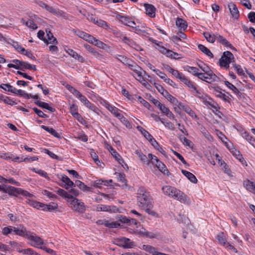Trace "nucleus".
<instances>
[{"mask_svg": "<svg viewBox=\"0 0 255 255\" xmlns=\"http://www.w3.org/2000/svg\"><path fill=\"white\" fill-rule=\"evenodd\" d=\"M105 107L115 116L119 112V110L108 103H106Z\"/></svg>", "mask_w": 255, "mask_h": 255, "instance_id": "obj_39", "label": "nucleus"}, {"mask_svg": "<svg viewBox=\"0 0 255 255\" xmlns=\"http://www.w3.org/2000/svg\"><path fill=\"white\" fill-rule=\"evenodd\" d=\"M18 252L19 253H22L25 255H37V253L34 252L33 250L31 249H27L24 250H19Z\"/></svg>", "mask_w": 255, "mask_h": 255, "instance_id": "obj_47", "label": "nucleus"}, {"mask_svg": "<svg viewBox=\"0 0 255 255\" xmlns=\"http://www.w3.org/2000/svg\"><path fill=\"white\" fill-rule=\"evenodd\" d=\"M171 74L174 75L176 78L179 79L181 81L182 78L184 77V75L182 73H179V72L177 70H174L171 73Z\"/></svg>", "mask_w": 255, "mask_h": 255, "instance_id": "obj_63", "label": "nucleus"}, {"mask_svg": "<svg viewBox=\"0 0 255 255\" xmlns=\"http://www.w3.org/2000/svg\"><path fill=\"white\" fill-rule=\"evenodd\" d=\"M48 12L53 14L56 16L62 17L65 19H68L69 18V15L64 11L59 9L57 8H55L53 6L48 5L46 9Z\"/></svg>", "mask_w": 255, "mask_h": 255, "instance_id": "obj_6", "label": "nucleus"}, {"mask_svg": "<svg viewBox=\"0 0 255 255\" xmlns=\"http://www.w3.org/2000/svg\"><path fill=\"white\" fill-rule=\"evenodd\" d=\"M0 88L5 91H7L12 93L14 88V87L11 86L9 84H2L0 85Z\"/></svg>", "mask_w": 255, "mask_h": 255, "instance_id": "obj_42", "label": "nucleus"}, {"mask_svg": "<svg viewBox=\"0 0 255 255\" xmlns=\"http://www.w3.org/2000/svg\"><path fill=\"white\" fill-rule=\"evenodd\" d=\"M105 226L109 228H117L120 226V224L117 222H110L108 220H107Z\"/></svg>", "mask_w": 255, "mask_h": 255, "instance_id": "obj_41", "label": "nucleus"}, {"mask_svg": "<svg viewBox=\"0 0 255 255\" xmlns=\"http://www.w3.org/2000/svg\"><path fill=\"white\" fill-rule=\"evenodd\" d=\"M12 46L18 51V52H24L25 51V49L22 47L17 42L12 41V43L11 44Z\"/></svg>", "mask_w": 255, "mask_h": 255, "instance_id": "obj_51", "label": "nucleus"}, {"mask_svg": "<svg viewBox=\"0 0 255 255\" xmlns=\"http://www.w3.org/2000/svg\"><path fill=\"white\" fill-rule=\"evenodd\" d=\"M184 111L188 114H189L191 117L196 118L197 116L193 111L189 107H186L184 108Z\"/></svg>", "mask_w": 255, "mask_h": 255, "instance_id": "obj_56", "label": "nucleus"}, {"mask_svg": "<svg viewBox=\"0 0 255 255\" xmlns=\"http://www.w3.org/2000/svg\"><path fill=\"white\" fill-rule=\"evenodd\" d=\"M28 239L35 243V244L33 245L35 247L40 248V247H39V246L44 244L43 241L39 237L36 235H30L28 236Z\"/></svg>", "mask_w": 255, "mask_h": 255, "instance_id": "obj_14", "label": "nucleus"}, {"mask_svg": "<svg viewBox=\"0 0 255 255\" xmlns=\"http://www.w3.org/2000/svg\"><path fill=\"white\" fill-rule=\"evenodd\" d=\"M218 89H215V94L216 96L220 99H223L225 102H230V98L229 97L226 95L225 94L223 93L222 92H221L220 90L221 89L220 88H218Z\"/></svg>", "mask_w": 255, "mask_h": 255, "instance_id": "obj_25", "label": "nucleus"}, {"mask_svg": "<svg viewBox=\"0 0 255 255\" xmlns=\"http://www.w3.org/2000/svg\"><path fill=\"white\" fill-rule=\"evenodd\" d=\"M198 48L200 50H201L203 53L205 54L208 56L210 58H213L214 55L213 53L211 52V51L206 47L202 44H198Z\"/></svg>", "mask_w": 255, "mask_h": 255, "instance_id": "obj_27", "label": "nucleus"}, {"mask_svg": "<svg viewBox=\"0 0 255 255\" xmlns=\"http://www.w3.org/2000/svg\"><path fill=\"white\" fill-rule=\"evenodd\" d=\"M12 233V226H8L2 229V233L4 235H7Z\"/></svg>", "mask_w": 255, "mask_h": 255, "instance_id": "obj_62", "label": "nucleus"}, {"mask_svg": "<svg viewBox=\"0 0 255 255\" xmlns=\"http://www.w3.org/2000/svg\"><path fill=\"white\" fill-rule=\"evenodd\" d=\"M203 103L206 106L209 107V108L211 109L213 112H215V111H218L217 108L214 105L212 104L210 102L207 101V100H204Z\"/></svg>", "mask_w": 255, "mask_h": 255, "instance_id": "obj_60", "label": "nucleus"}, {"mask_svg": "<svg viewBox=\"0 0 255 255\" xmlns=\"http://www.w3.org/2000/svg\"><path fill=\"white\" fill-rule=\"evenodd\" d=\"M115 174L117 175V178L119 181L125 183L126 186H127V180L125 174L116 172Z\"/></svg>", "mask_w": 255, "mask_h": 255, "instance_id": "obj_44", "label": "nucleus"}, {"mask_svg": "<svg viewBox=\"0 0 255 255\" xmlns=\"http://www.w3.org/2000/svg\"><path fill=\"white\" fill-rule=\"evenodd\" d=\"M162 190L165 195L173 198L181 203L187 205H189L191 203L190 199L187 195L174 187L165 185L162 187Z\"/></svg>", "mask_w": 255, "mask_h": 255, "instance_id": "obj_1", "label": "nucleus"}, {"mask_svg": "<svg viewBox=\"0 0 255 255\" xmlns=\"http://www.w3.org/2000/svg\"><path fill=\"white\" fill-rule=\"evenodd\" d=\"M44 208H42V210L45 211H52L55 210L58 208V205L55 203H52L50 204H44Z\"/></svg>", "mask_w": 255, "mask_h": 255, "instance_id": "obj_30", "label": "nucleus"}, {"mask_svg": "<svg viewBox=\"0 0 255 255\" xmlns=\"http://www.w3.org/2000/svg\"><path fill=\"white\" fill-rule=\"evenodd\" d=\"M138 206L142 207H153V200L149 193L143 187H139L137 192Z\"/></svg>", "mask_w": 255, "mask_h": 255, "instance_id": "obj_2", "label": "nucleus"}, {"mask_svg": "<svg viewBox=\"0 0 255 255\" xmlns=\"http://www.w3.org/2000/svg\"><path fill=\"white\" fill-rule=\"evenodd\" d=\"M182 173L186 176L191 182L196 183L198 181L195 176L192 173L185 170H181Z\"/></svg>", "mask_w": 255, "mask_h": 255, "instance_id": "obj_17", "label": "nucleus"}, {"mask_svg": "<svg viewBox=\"0 0 255 255\" xmlns=\"http://www.w3.org/2000/svg\"><path fill=\"white\" fill-rule=\"evenodd\" d=\"M101 185L108 186L107 180L102 179L97 180L94 182V186L97 188H101Z\"/></svg>", "mask_w": 255, "mask_h": 255, "instance_id": "obj_45", "label": "nucleus"}, {"mask_svg": "<svg viewBox=\"0 0 255 255\" xmlns=\"http://www.w3.org/2000/svg\"><path fill=\"white\" fill-rule=\"evenodd\" d=\"M244 187L250 192H254V189H255V185L254 184L253 182L247 180L244 181L243 182Z\"/></svg>", "mask_w": 255, "mask_h": 255, "instance_id": "obj_34", "label": "nucleus"}, {"mask_svg": "<svg viewBox=\"0 0 255 255\" xmlns=\"http://www.w3.org/2000/svg\"><path fill=\"white\" fill-rule=\"evenodd\" d=\"M180 139L183 142V143L184 144H185V145H187L188 146H191L192 142L190 140H189L187 138H186L185 137L180 136Z\"/></svg>", "mask_w": 255, "mask_h": 255, "instance_id": "obj_64", "label": "nucleus"}, {"mask_svg": "<svg viewBox=\"0 0 255 255\" xmlns=\"http://www.w3.org/2000/svg\"><path fill=\"white\" fill-rule=\"evenodd\" d=\"M46 32L47 39V42L45 43L53 44H57V40L56 38L53 36V35L51 32L50 30L48 31L47 30H46Z\"/></svg>", "mask_w": 255, "mask_h": 255, "instance_id": "obj_21", "label": "nucleus"}, {"mask_svg": "<svg viewBox=\"0 0 255 255\" xmlns=\"http://www.w3.org/2000/svg\"><path fill=\"white\" fill-rule=\"evenodd\" d=\"M110 152L115 159L117 160L124 168H125L126 167L128 168L127 164L125 163L124 160L122 158L121 155L116 151V150L113 148H111Z\"/></svg>", "mask_w": 255, "mask_h": 255, "instance_id": "obj_10", "label": "nucleus"}, {"mask_svg": "<svg viewBox=\"0 0 255 255\" xmlns=\"http://www.w3.org/2000/svg\"><path fill=\"white\" fill-rule=\"evenodd\" d=\"M181 81L183 82L186 85H187L189 88L192 89L195 92V93H199L198 90L196 89L195 86L186 76H184Z\"/></svg>", "mask_w": 255, "mask_h": 255, "instance_id": "obj_24", "label": "nucleus"}, {"mask_svg": "<svg viewBox=\"0 0 255 255\" xmlns=\"http://www.w3.org/2000/svg\"><path fill=\"white\" fill-rule=\"evenodd\" d=\"M223 166L222 167V169L224 171V172L228 174L229 176H232L231 175V171L230 169L229 168L228 165L226 163H223Z\"/></svg>", "mask_w": 255, "mask_h": 255, "instance_id": "obj_61", "label": "nucleus"}, {"mask_svg": "<svg viewBox=\"0 0 255 255\" xmlns=\"http://www.w3.org/2000/svg\"><path fill=\"white\" fill-rule=\"evenodd\" d=\"M61 181L65 183L64 187L66 189H69L70 187L74 186V183L70 180V179L65 175H62L61 178Z\"/></svg>", "mask_w": 255, "mask_h": 255, "instance_id": "obj_15", "label": "nucleus"}, {"mask_svg": "<svg viewBox=\"0 0 255 255\" xmlns=\"http://www.w3.org/2000/svg\"><path fill=\"white\" fill-rule=\"evenodd\" d=\"M233 66L239 75H243L244 74V71L240 65H238L236 64H233Z\"/></svg>", "mask_w": 255, "mask_h": 255, "instance_id": "obj_59", "label": "nucleus"}, {"mask_svg": "<svg viewBox=\"0 0 255 255\" xmlns=\"http://www.w3.org/2000/svg\"><path fill=\"white\" fill-rule=\"evenodd\" d=\"M57 193L60 196L67 198L68 202H70L71 207L75 211L83 212L85 211L84 203L81 202L79 200L76 198H73L72 195L68 193L67 192L62 189L59 188Z\"/></svg>", "mask_w": 255, "mask_h": 255, "instance_id": "obj_3", "label": "nucleus"}, {"mask_svg": "<svg viewBox=\"0 0 255 255\" xmlns=\"http://www.w3.org/2000/svg\"><path fill=\"white\" fill-rule=\"evenodd\" d=\"M75 34L78 36L79 37L84 39V40H86V39L87 38V36L89 34L84 32V31H80L79 30H75Z\"/></svg>", "mask_w": 255, "mask_h": 255, "instance_id": "obj_53", "label": "nucleus"}, {"mask_svg": "<svg viewBox=\"0 0 255 255\" xmlns=\"http://www.w3.org/2000/svg\"><path fill=\"white\" fill-rule=\"evenodd\" d=\"M129 68L130 69V70L134 71L137 75V76L139 78V79H138V81H140V80L142 79L141 72L140 71V70H141V68L138 66L137 64L133 63L132 61L131 63H129V65H127Z\"/></svg>", "mask_w": 255, "mask_h": 255, "instance_id": "obj_12", "label": "nucleus"}, {"mask_svg": "<svg viewBox=\"0 0 255 255\" xmlns=\"http://www.w3.org/2000/svg\"><path fill=\"white\" fill-rule=\"evenodd\" d=\"M159 170L164 174H167L169 172L167 169L165 165L160 160H159L155 164Z\"/></svg>", "mask_w": 255, "mask_h": 255, "instance_id": "obj_33", "label": "nucleus"}, {"mask_svg": "<svg viewBox=\"0 0 255 255\" xmlns=\"http://www.w3.org/2000/svg\"><path fill=\"white\" fill-rule=\"evenodd\" d=\"M141 233L146 237L153 239L157 238L159 236V234L156 233L150 232L148 231L141 232Z\"/></svg>", "mask_w": 255, "mask_h": 255, "instance_id": "obj_43", "label": "nucleus"}, {"mask_svg": "<svg viewBox=\"0 0 255 255\" xmlns=\"http://www.w3.org/2000/svg\"><path fill=\"white\" fill-rule=\"evenodd\" d=\"M186 70H187L188 72L192 73L193 75L198 76V74H199V69L195 67H191L187 66L186 67Z\"/></svg>", "mask_w": 255, "mask_h": 255, "instance_id": "obj_40", "label": "nucleus"}, {"mask_svg": "<svg viewBox=\"0 0 255 255\" xmlns=\"http://www.w3.org/2000/svg\"><path fill=\"white\" fill-rule=\"evenodd\" d=\"M144 247H145V248H144V250L150 254H151L152 255H159V254L160 253L157 252L154 247L151 246H144Z\"/></svg>", "mask_w": 255, "mask_h": 255, "instance_id": "obj_37", "label": "nucleus"}, {"mask_svg": "<svg viewBox=\"0 0 255 255\" xmlns=\"http://www.w3.org/2000/svg\"><path fill=\"white\" fill-rule=\"evenodd\" d=\"M135 153L138 156V157L140 158V160L143 162H147V165L149 164V162L147 160V158L146 156L143 154L141 151L137 150L135 151Z\"/></svg>", "mask_w": 255, "mask_h": 255, "instance_id": "obj_35", "label": "nucleus"}, {"mask_svg": "<svg viewBox=\"0 0 255 255\" xmlns=\"http://www.w3.org/2000/svg\"><path fill=\"white\" fill-rule=\"evenodd\" d=\"M96 24L105 29L109 28L108 23L102 19L97 18Z\"/></svg>", "mask_w": 255, "mask_h": 255, "instance_id": "obj_48", "label": "nucleus"}, {"mask_svg": "<svg viewBox=\"0 0 255 255\" xmlns=\"http://www.w3.org/2000/svg\"><path fill=\"white\" fill-rule=\"evenodd\" d=\"M235 62L234 55L230 51L224 52L219 59L220 65L221 67L227 69L229 68V64L231 63Z\"/></svg>", "mask_w": 255, "mask_h": 255, "instance_id": "obj_5", "label": "nucleus"}, {"mask_svg": "<svg viewBox=\"0 0 255 255\" xmlns=\"http://www.w3.org/2000/svg\"><path fill=\"white\" fill-rule=\"evenodd\" d=\"M224 84L228 88L232 90L233 92L237 95L240 96V95H242V93L239 91V90L229 81H224Z\"/></svg>", "mask_w": 255, "mask_h": 255, "instance_id": "obj_28", "label": "nucleus"}, {"mask_svg": "<svg viewBox=\"0 0 255 255\" xmlns=\"http://www.w3.org/2000/svg\"><path fill=\"white\" fill-rule=\"evenodd\" d=\"M77 186L79 189L84 192L91 191L90 188L86 185L83 182L80 180H76L73 187Z\"/></svg>", "mask_w": 255, "mask_h": 255, "instance_id": "obj_19", "label": "nucleus"}, {"mask_svg": "<svg viewBox=\"0 0 255 255\" xmlns=\"http://www.w3.org/2000/svg\"><path fill=\"white\" fill-rule=\"evenodd\" d=\"M120 242L123 244L121 246L124 249L131 248L133 246V243L128 238L123 237L121 239Z\"/></svg>", "mask_w": 255, "mask_h": 255, "instance_id": "obj_20", "label": "nucleus"}, {"mask_svg": "<svg viewBox=\"0 0 255 255\" xmlns=\"http://www.w3.org/2000/svg\"><path fill=\"white\" fill-rule=\"evenodd\" d=\"M94 45L103 49H106L107 47V45L105 43L98 39H96Z\"/></svg>", "mask_w": 255, "mask_h": 255, "instance_id": "obj_57", "label": "nucleus"}, {"mask_svg": "<svg viewBox=\"0 0 255 255\" xmlns=\"http://www.w3.org/2000/svg\"><path fill=\"white\" fill-rule=\"evenodd\" d=\"M25 25L33 29H36L37 28V25L35 23V22L31 19L28 20L27 21L25 22Z\"/></svg>", "mask_w": 255, "mask_h": 255, "instance_id": "obj_54", "label": "nucleus"}, {"mask_svg": "<svg viewBox=\"0 0 255 255\" xmlns=\"http://www.w3.org/2000/svg\"><path fill=\"white\" fill-rule=\"evenodd\" d=\"M33 110L35 112V113L39 117L42 118H47L48 116L45 114L42 111L40 110L37 109V108H33Z\"/></svg>", "mask_w": 255, "mask_h": 255, "instance_id": "obj_52", "label": "nucleus"}, {"mask_svg": "<svg viewBox=\"0 0 255 255\" xmlns=\"http://www.w3.org/2000/svg\"><path fill=\"white\" fill-rule=\"evenodd\" d=\"M217 238L218 240L219 244L221 245L224 246V247H226V246L229 244V242H227V240L226 238L225 234L223 232L219 233L217 235Z\"/></svg>", "mask_w": 255, "mask_h": 255, "instance_id": "obj_18", "label": "nucleus"}, {"mask_svg": "<svg viewBox=\"0 0 255 255\" xmlns=\"http://www.w3.org/2000/svg\"><path fill=\"white\" fill-rule=\"evenodd\" d=\"M12 93L22 97L25 99H27V97H28V94L26 93L24 91L22 90H17L15 88H14Z\"/></svg>", "mask_w": 255, "mask_h": 255, "instance_id": "obj_36", "label": "nucleus"}, {"mask_svg": "<svg viewBox=\"0 0 255 255\" xmlns=\"http://www.w3.org/2000/svg\"><path fill=\"white\" fill-rule=\"evenodd\" d=\"M203 35L207 41L210 43H213L216 40V34H211L208 32H205L203 33Z\"/></svg>", "mask_w": 255, "mask_h": 255, "instance_id": "obj_32", "label": "nucleus"}, {"mask_svg": "<svg viewBox=\"0 0 255 255\" xmlns=\"http://www.w3.org/2000/svg\"><path fill=\"white\" fill-rule=\"evenodd\" d=\"M97 211H105L110 213H115L118 211V209L115 206L100 205L97 207Z\"/></svg>", "mask_w": 255, "mask_h": 255, "instance_id": "obj_8", "label": "nucleus"}, {"mask_svg": "<svg viewBox=\"0 0 255 255\" xmlns=\"http://www.w3.org/2000/svg\"><path fill=\"white\" fill-rule=\"evenodd\" d=\"M120 38L124 43L128 44L130 47H133L134 46L136 45L135 43L132 40L129 39L126 36L121 35Z\"/></svg>", "mask_w": 255, "mask_h": 255, "instance_id": "obj_31", "label": "nucleus"}, {"mask_svg": "<svg viewBox=\"0 0 255 255\" xmlns=\"http://www.w3.org/2000/svg\"><path fill=\"white\" fill-rule=\"evenodd\" d=\"M118 219L121 222L127 224L129 226L132 224L136 226L138 224H139V223L134 219L128 218L120 215L118 216Z\"/></svg>", "mask_w": 255, "mask_h": 255, "instance_id": "obj_9", "label": "nucleus"}, {"mask_svg": "<svg viewBox=\"0 0 255 255\" xmlns=\"http://www.w3.org/2000/svg\"><path fill=\"white\" fill-rule=\"evenodd\" d=\"M146 10V13L151 17H154L155 16V7L151 4L145 3L144 4Z\"/></svg>", "mask_w": 255, "mask_h": 255, "instance_id": "obj_13", "label": "nucleus"}, {"mask_svg": "<svg viewBox=\"0 0 255 255\" xmlns=\"http://www.w3.org/2000/svg\"><path fill=\"white\" fill-rule=\"evenodd\" d=\"M34 103L38 107L48 110L51 113L55 112V109L49 106L48 103L39 100L35 101Z\"/></svg>", "mask_w": 255, "mask_h": 255, "instance_id": "obj_16", "label": "nucleus"}, {"mask_svg": "<svg viewBox=\"0 0 255 255\" xmlns=\"http://www.w3.org/2000/svg\"><path fill=\"white\" fill-rule=\"evenodd\" d=\"M148 158L150 160L151 163L153 165H155L156 163H157L159 160L156 156L153 155L151 153H149L148 154Z\"/></svg>", "mask_w": 255, "mask_h": 255, "instance_id": "obj_58", "label": "nucleus"}, {"mask_svg": "<svg viewBox=\"0 0 255 255\" xmlns=\"http://www.w3.org/2000/svg\"><path fill=\"white\" fill-rule=\"evenodd\" d=\"M12 233L15 235L24 237L26 235V230L23 227L20 229L12 227Z\"/></svg>", "mask_w": 255, "mask_h": 255, "instance_id": "obj_22", "label": "nucleus"}, {"mask_svg": "<svg viewBox=\"0 0 255 255\" xmlns=\"http://www.w3.org/2000/svg\"><path fill=\"white\" fill-rule=\"evenodd\" d=\"M4 193H7L10 196L17 197L18 195H21L23 196L31 197L33 195L26 190H24L20 188H16L11 186L5 185V189Z\"/></svg>", "mask_w": 255, "mask_h": 255, "instance_id": "obj_4", "label": "nucleus"}, {"mask_svg": "<svg viewBox=\"0 0 255 255\" xmlns=\"http://www.w3.org/2000/svg\"><path fill=\"white\" fill-rule=\"evenodd\" d=\"M30 205L37 209H41L42 210L44 204L35 201H30Z\"/></svg>", "mask_w": 255, "mask_h": 255, "instance_id": "obj_46", "label": "nucleus"}, {"mask_svg": "<svg viewBox=\"0 0 255 255\" xmlns=\"http://www.w3.org/2000/svg\"><path fill=\"white\" fill-rule=\"evenodd\" d=\"M31 170L32 171H33L34 172L38 174L40 176H41L46 179H49V177L48 176L47 173L44 170H42L41 169H37L35 168H32Z\"/></svg>", "mask_w": 255, "mask_h": 255, "instance_id": "obj_38", "label": "nucleus"}, {"mask_svg": "<svg viewBox=\"0 0 255 255\" xmlns=\"http://www.w3.org/2000/svg\"><path fill=\"white\" fill-rule=\"evenodd\" d=\"M228 7L232 17L236 19H238L240 14L236 4L233 2H230L228 4Z\"/></svg>", "mask_w": 255, "mask_h": 255, "instance_id": "obj_11", "label": "nucleus"}, {"mask_svg": "<svg viewBox=\"0 0 255 255\" xmlns=\"http://www.w3.org/2000/svg\"><path fill=\"white\" fill-rule=\"evenodd\" d=\"M67 52L69 55L76 59H80V58H82L81 56L79 55L76 52L74 51L73 49H68Z\"/></svg>", "mask_w": 255, "mask_h": 255, "instance_id": "obj_49", "label": "nucleus"}, {"mask_svg": "<svg viewBox=\"0 0 255 255\" xmlns=\"http://www.w3.org/2000/svg\"><path fill=\"white\" fill-rule=\"evenodd\" d=\"M162 96L173 104L177 105L178 103L177 99L170 94L167 91L164 92Z\"/></svg>", "mask_w": 255, "mask_h": 255, "instance_id": "obj_26", "label": "nucleus"}, {"mask_svg": "<svg viewBox=\"0 0 255 255\" xmlns=\"http://www.w3.org/2000/svg\"><path fill=\"white\" fill-rule=\"evenodd\" d=\"M117 18L126 25H128L131 27H134V26H135V22L129 17L118 14L117 15Z\"/></svg>", "mask_w": 255, "mask_h": 255, "instance_id": "obj_7", "label": "nucleus"}, {"mask_svg": "<svg viewBox=\"0 0 255 255\" xmlns=\"http://www.w3.org/2000/svg\"><path fill=\"white\" fill-rule=\"evenodd\" d=\"M115 58L126 65H129V63H131V60L130 59L121 55H116L115 56Z\"/></svg>", "mask_w": 255, "mask_h": 255, "instance_id": "obj_29", "label": "nucleus"}, {"mask_svg": "<svg viewBox=\"0 0 255 255\" xmlns=\"http://www.w3.org/2000/svg\"><path fill=\"white\" fill-rule=\"evenodd\" d=\"M80 101L82 102L86 106L89 105L90 101L86 98L85 96H83L81 94H80L79 96L77 97Z\"/></svg>", "mask_w": 255, "mask_h": 255, "instance_id": "obj_55", "label": "nucleus"}, {"mask_svg": "<svg viewBox=\"0 0 255 255\" xmlns=\"http://www.w3.org/2000/svg\"><path fill=\"white\" fill-rule=\"evenodd\" d=\"M66 88L71 93H72L77 98L78 96H79L80 94H81L78 90H77L76 89H75L71 86L67 85Z\"/></svg>", "mask_w": 255, "mask_h": 255, "instance_id": "obj_50", "label": "nucleus"}, {"mask_svg": "<svg viewBox=\"0 0 255 255\" xmlns=\"http://www.w3.org/2000/svg\"><path fill=\"white\" fill-rule=\"evenodd\" d=\"M176 24L181 30H185L187 27V22L183 19L179 17L177 18Z\"/></svg>", "mask_w": 255, "mask_h": 255, "instance_id": "obj_23", "label": "nucleus"}]
</instances>
